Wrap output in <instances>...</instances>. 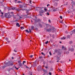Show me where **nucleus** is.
<instances>
[{
	"instance_id": "f257e3e1",
	"label": "nucleus",
	"mask_w": 75,
	"mask_h": 75,
	"mask_svg": "<svg viewBox=\"0 0 75 75\" xmlns=\"http://www.w3.org/2000/svg\"><path fill=\"white\" fill-rule=\"evenodd\" d=\"M47 28L50 27L49 29H47L46 31L47 32H50V31H51L53 30V31H54V28H52L51 29L50 27H51V25H47Z\"/></svg>"
},
{
	"instance_id": "f03ea898",
	"label": "nucleus",
	"mask_w": 75,
	"mask_h": 75,
	"mask_svg": "<svg viewBox=\"0 0 75 75\" xmlns=\"http://www.w3.org/2000/svg\"><path fill=\"white\" fill-rule=\"evenodd\" d=\"M5 17L6 18H10L12 17V16L11 15L10 13H8L7 14H5Z\"/></svg>"
},
{
	"instance_id": "7ed1b4c3",
	"label": "nucleus",
	"mask_w": 75,
	"mask_h": 75,
	"mask_svg": "<svg viewBox=\"0 0 75 75\" xmlns=\"http://www.w3.org/2000/svg\"><path fill=\"white\" fill-rule=\"evenodd\" d=\"M5 65L7 67V66H9L10 65V62H9L8 63H5Z\"/></svg>"
},
{
	"instance_id": "20e7f679",
	"label": "nucleus",
	"mask_w": 75,
	"mask_h": 75,
	"mask_svg": "<svg viewBox=\"0 0 75 75\" xmlns=\"http://www.w3.org/2000/svg\"><path fill=\"white\" fill-rule=\"evenodd\" d=\"M58 55H60L61 54V50H59L58 52Z\"/></svg>"
},
{
	"instance_id": "39448f33",
	"label": "nucleus",
	"mask_w": 75,
	"mask_h": 75,
	"mask_svg": "<svg viewBox=\"0 0 75 75\" xmlns=\"http://www.w3.org/2000/svg\"><path fill=\"white\" fill-rule=\"evenodd\" d=\"M69 51H74V49L73 48H69Z\"/></svg>"
},
{
	"instance_id": "423d86ee",
	"label": "nucleus",
	"mask_w": 75,
	"mask_h": 75,
	"mask_svg": "<svg viewBox=\"0 0 75 75\" xmlns=\"http://www.w3.org/2000/svg\"><path fill=\"white\" fill-rule=\"evenodd\" d=\"M16 25L17 27H20V25H19V23H17L16 24Z\"/></svg>"
},
{
	"instance_id": "0eeeda50",
	"label": "nucleus",
	"mask_w": 75,
	"mask_h": 75,
	"mask_svg": "<svg viewBox=\"0 0 75 75\" xmlns=\"http://www.w3.org/2000/svg\"><path fill=\"white\" fill-rule=\"evenodd\" d=\"M57 5H58V3H57V2H55L54 4V6L55 7H57Z\"/></svg>"
},
{
	"instance_id": "6e6552de",
	"label": "nucleus",
	"mask_w": 75,
	"mask_h": 75,
	"mask_svg": "<svg viewBox=\"0 0 75 75\" xmlns=\"http://www.w3.org/2000/svg\"><path fill=\"white\" fill-rule=\"evenodd\" d=\"M62 50H67V48L64 47V46H63L62 47Z\"/></svg>"
},
{
	"instance_id": "1a4fd4ad",
	"label": "nucleus",
	"mask_w": 75,
	"mask_h": 75,
	"mask_svg": "<svg viewBox=\"0 0 75 75\" xmlns=\"http://www.w3.org/2000/svg\"><path fill=\"white\" fill-rule=\"evenodd\" d=\"M44 11V10H41V11H39V13L40 14H41V13H43Z\"/></svg>"
},
{
	"instance_id": "9d476101",
	"label": "nucleus",
	"mask_w": 75,
	"mask_h": 75,
	"mask_svg": "<svg viewBox=\"0 0 75 75\" xmlns=\"http://www.w3.org/2000/svg\"><path fill=\"white\" fill-rule=\"evenodd\" d=\"M59 50L55 49V50H54V52H55L57 53V52H58Z\"/></svg>"
},
{
	"instance_id": "9b49d317",
	"label": "nucleus",
	"mask_w": 75,
	"mask_h": 75,
	"mask_svg": "<svg viewBox=\"0 0 75 75\" xmlns=\"http://www.w3.org/2000/svg\"><path fill=\"white\" fill-rule=\"evenodd\" d=\"M6 67H7V66L6 64H5V65H4V66H3L2 68H5Z\"/></svg>"
},
{
	"instance_id": "f8f14e48",
	"label": "nucleus",
	"mask_w": 75,
	"mask_h": 75,
	"mask_svg": "<svg viewBox=\"0 0 75 75\" xmlns=\"http://www.w3.org/2000/svg\"><path fill=\"white\" fill-rule=\"evenodd\" d=\"M71 3L73 4V5H74L75 4V2L74 1H72L71 2Z\"/></svg>"
},
{
	"instance_id": "ddd939ff",
	"label": "nucleus",
	"mask_w": 75,
	"mask_h": 75,
	"mask_svg": "<svg viewBox=\"0 0 75 75\" xmlns=\"http://www.w3.org/2000/svg\"><path fill=\"white\" fill-rule=\"evenodd\" d=\"M28 14L27 15H26V16H26V18H30V16H27Z\"/></svg>"
},
{
	"instance_id": "4468645a",
	"label": "nucleus",
	"mask_w": 75,
	"mask_h": 75,
	"mask_svg": "<svg viewBox=\"0 0 75 75\" xmlns=\"http://www.w3.org/2000/svg\"><path fill=\"white\" fill-rule=\"evenodd\" d=\"M37 21L38 22H39V21H41V20L40 19H38Z\"/></svg>"
},
{
	"instance_id": "2eb2a0df",
	"label": "nucleus",
	"mask_w": 75,
	"mask_h": 75,
	"mask_svg": "<svg viewBox=\"0 0 75 75\" xmlns=\"http://www.w3.org/2000/svg\"><path fill=\"white\" fill-rule=\"evenodd\" d=\"M25 31L27 33H30V32H29V31H28V30H25Z\"/></svg>"
},
{
	"instance_id": "dca6fc26",
	"label": "nucleus",
	"mask_w": 75,
	"mask_h": 75,
	"mask_svg": "<svg viewBox=\"0 0 75 75\" xmlns=\"http://www.w3.org/2000/svg\"><path fill=\"white\" fill-rule=\"evenodd\" d=\"M23 6L24 7L27 8V6H26V4H24L23 5Z\"/></svg>"
},
{
	"instance_id": "f3484780",
	"label": "nucleus",
	"mask_w": 75,
	"mask_h": 75,
	"mask_svg": "<svg viewBox=\"0 0 75 75\" xmlns=\"http://www.w3.org/2000/svg\"><path fill=\"white\" fill-rule=\"evenodd\" d=\"M69 44H72V41H70L69 42Z\"/></svg>"
},
{
	"instance_id": "a211bd4d",
	"label": "nucleus",
	"mask_w": 75,
	"mask_h": 75,
	"mask_svg": "<svg viewBox=\"0 0 75 75\" xmlns=\"http://www.w3.org/2000/svg\"><path fill=\"white\" fill-rule=\"evenodd\" d=\"M10 65L11 66H12V65H13V63L10 62Z\"/></svg>"
},
{
	"instance_id": "6ab92c4d",
	"label": "nucleus",
	"mask_w": 75,
	"mask_h": 75,
	"mask_svg": "<svg viewBox=\"0 0 75 75\" xmlns=\"http://www.w3.org/2000/svg\"><path fill=\"white\" fill-rule=\"evenodd\" d=\"M20 6V8H23V5H19Z\"/></svg>"
},
{
	"instance_id": "aec40b11",
	"label": "nucleus",
	"mask_w": 75,
	"mask_h": 75,
	"mask_svg": "<svg viewBox=\"0 0 75 75\" xmlns=\"http://www.w3.org/2000/svg\"><path fill=\"white\" fill-rule=\"evenodd\" d=\"M19 66H20V67H22V64L21 63H19Z\"/></svg>"
},
{
	"instance_id": "412c9836",
	"label": "nucleus",
	"mask_w": 75,
	"mask_h": 75,
	"mask_svg": "<svg viewBox=\"0 0 75 75\" xmlns=\"http://www.w3.org/2000/svg\"><path fill=\"white\" fill-rule=\"evenodd\" d=\"M31 28L32 29V30H33L34 28V27L33 26H32L31 27Z\"/></svg>"
},
{
	"instance_id": "4be33fe9",
	"label": "nucleus",
	"mask_w": 75,
	"mask_h": 75,
	"mask_svg": "<svg viewBox=\"0 0 75 75\" xmlns=\"http://www.w3.org/2000/svg\"><path fill=\"white\" fill-rule=\"evenodd\" d=\"M17 16H13V18H15V19H16V18H17Z\"/></svg>"
},
{
	"instance_id": "5701e85b",
	"label": "nucleus",
	"mask_w": 75,
	"mask_h": 75,
	"mask_svg": "<svg viewBox=\"0 0 75 75\" xmlns=\"http://www.w3.org/2000/svg\"><path fill=\"white\" fill-rule=\"evenodd\" d=\"M18 63H19V64H21V60L18 61Z\"/></svg>"
},
{
	"instance_id": "b1692460",
	"label": "nucleus",
	"mask_w": 75,
	"mask_h": 75,
	"mask_svg": "<svg viewBox=\"0 0 75 75\" xmlns=\"http://www.w3.org/2000/svg\"><path fill=\"white\" fill-rule=\"evenodd\" d=\"M26 62L25 61H23V65H24V63H25Z\"/></svg>"
},
{
	"instance_id": "393cba45",
	"label": "nucleus",
	"mask_w": 75,
	"mask_h": 75,
	"mask_svg": "<svg viewBox=\"0 0 75 75\" xmlns=\"http://www.w3.org/2000/svg\"><path fill=\"white\" fill-rule=\"evenodd\" d=\"M41 54H42V55H44V56H45V54H44V53H43V52H41Z\"/></svg>"
},
{
	"instance_id": "a878e982",
	"label": "nucleus",
	"mask_w": 75,
	"mask_h": 75,
	"mask_svg": "<svg viewBox=\"0 0 75 75\" xmlns=\"http://www.w3.org/2000/svg\"><path fill=\"white\" fill-rule=\"evenodd\" d=\"M70 37V35H68L67 36V38H69Z\"/></svg>"
},
{
	"instance_id": "bb28decb",
	"label": "nucleus",
	"mask_w": 75,
	"mask_h": 75,
	"mask_svg": "<svg viewBox=\"0 0 75 75\" xmlns=\"http://www.w3.org/2000/svg\"><path fill=\"white\" fill-rule=\"evenodd\" d=\"M15 8H15L14 7H12V8H11V9H12V10H14V9H15Z\"/></svg>"
},
{
	"instance_id": "cd10ccee",
	"label": "nucleus",
	"mask_w": 75,
	"mask_h": 75,
	"mask_svg": "<svg viewBox=\"0 0 75 75\" xmlns=\"http://www.w3.org/2000/svg\"><path fill=\"white\" fill-rule=\"evenodd\" d=\"M32 2V1H31V0H29V3H30V4H32L31 2Z\"/></svg>"
},
{
	"instance_id": "c85d7f7f",
	"label": "nucleus",
	"mask_w": 75,
	"mask_h": 75,
	"mask_svg": "<svg viewBox=\"0 0 75 75\" xmlns=\"http://www.w3.org/2000/svg\"><path fill=\"white\" fill-rule=\"evenodd\" d=\"M15 68L16 69V70H18V68H16V66L15 67Z\"/></svg>"
},
{
	"instance_id": "c756f323",
	"label": "nucleus",
	"mask_w": 75,
	"mask_h": 75,
	"mask_svg": "<svg viewBox=\"0 0 75 75\" xmlns=\"http://www.w3.org/2000/svg\"><path fill=\"white\" fill-rule=\"evenodd\" d=\"M25 9H20V10H18V11H20V10H24Z\"/></svg>"
},
{
	"instance_id": "7c9ffc66",
	"label": "nucleus",
	"mask_w": 75,
	"mask_h": 75,
	"mask_svg": "<svg viewBox=\"0 0 75 75\" xmlns=\"http://www.w3.org/2000/svg\"><path fill=\"white\" fill-rule=\"evenodd\" d=\"M48 41H47V42H45L46 44H48Z\"/></svg>"
},
{
	"instance_id": "2f4dec72",
	"label": "nucleus",
	"mask_w": 75,
	"mask_h": 75,
	"mask_svg": "<svg viewBox=\"0 0 75 75\" xmlns=\"http://www.w3.org/2000/svg\"><path fill=\"white\" fill-rule=\"evenodd\" d=\"M66 38V37H65V36H63L64 40H65V39Z\"/></svg>"
},
{
	"instance_id": "473e14b6",
	"label": "nucleus",
	"mask_w": 75,
	"mask_h": 75,
	"mask_svg": "<svg viewBox=\"0 0 75 75\" xmlns=\"http://www.w3.org/2000/svg\"><path fill=\"white\" fill-rule=\"evenodd\" d=\"M59 22L60 23H62H62H63V22H62V21H60Z\"/></svg>"
},
{
	"instance_id": "72a5a7b5",
	"label": "nucleus",
	"mask_w": 75,
	"mask_h": 75,
	"mask_svg": "<svg viewBox=\"0 0 75 75\" xmlns=\"http://www.w3.org/2000/svg\"><path fill=\"white\" fill-rule=\"evenodd\" d=\"M19 16V17L20 19H21V18H23V17H21L20 16Z\"/></svg>"
},
{
	"instance_id": "f704fd0d",
	"label": "nucleus",
	"mask_w": 75,
	"mask_h": 75,
	"mask_svg": "<svg viewBox=\"0 0 75 75\" xmlns=\"http://www.w3.org/2000/svg\"><path fill=\"white\" fill-rule=\"evenodd\" d=\"M33 57V55H31L30 56V57L31 58Z\"/></svg>"
},
{
	"instance_id": "c9c22d12",
	"label": "nucleus",
	"mask_w": 75,
	"mask_h": 75,
	"mask_svg": "<svg viewBox=\"0 0 75 75\" xmlns=\"http://www.w3.org/2000/svg\"><path fill=\"white\" fill-rule=\"evenodd\" d=\"M60 18L61 19H62V16H60Z\"/></svg>"
},
{
	"instance_id": "e433bc0d",
	"label": "nucleus",
	"mask_w": 75,
	"mask_h": 75,
	"mask_svg": "<svg viewBox=\"0 0 75 75\" xmlns=\"http://www.w3.org/2000/svg\"><path fill=\"white\" fill-rule=\"evenodd\" d=\"M35 23H37L38 22V21H37V20L35 19Z\"/></svg>"
},
{
	"instance_id": "4c0bfd02",
	"label": "nucleus",
	"mask_w": 75,
	"mask_h": 75,
	"mask_svg": "<svg viewBox=\"0 0 75 75\" xmlns=\"http://www.w3.org/2000/svg\"><path fill=\"white\" fill-rule=\"evenodd\" d=\"M6 41H8V38H6Z\"/></svg>"
},
{
	"instance_id": "58836bf2",
	"label": "nucleus",
	"mask_w": 75,
	"mask_h": 75,
	"mask_svg": "<svg viewBox=\"0 0 75 75\" xmlns=\"http://www.w3.org/2000/svg\"><path fill=\"white\" fill-rule=\"evenodd\" d=\"M49 74L50 75H52V74L51 73V72H50L49 73Z\"/></svg>"
},
{
	"instance_id": "ea45409f",
	"label": "nucleus",
	"mask_w": 75,
	"mask_h": 75,
	"mask_svg": "<svg viewBox=\"0 0 75 75\" xmlns=\"http://www.w3.org/2000/svg\"><path fill=\"white\" fill-rule=\"evenodd\" d=\"M17 0H15L14 1V2L15 3H17Z\"/></svg>"
},
{
	"instance_id": "a19ab883",
	"label": "nucleus",
	"mask_w": 75,
	"mask_h": 75,
	"mask_svg": "<svg viewBox=\"0 0 75 75\" xmlns=\"http://www.w3.org/2000/svg\"><path fill=\"white\" fill-rule=\"evenodd\" d=\"M44 10H45V11H47V9L46 8H44Z\"/></svg>"
},
{
	"instance_id": "79ce46f5",
	"label": "nucleus",
	"mask_w": 75,
	"mask_h": 75,
	"mask_svg": "<svg viewBox=\"0 0 75 75\" xmlns=\"http://www.w3.org/2000/svg\"><path fill=\"white\" fill-rule=\"evenodd\" d=\"M49 54L50 55H52V54H51V52H49Z\"/></svg>"
},
{
	"instance_id": "37998d69",
	"label": "nucleus",
	"mask_w": 75,
	"mask_h": 75,
	"mask_svg": "<svg viewBox=\"0 0 75 75\" xmlns=\"http://www.w3.org/2000/svg\"><path fill=\"white\" fill-rule=\"evenodd\" d=\"M57 60H58L57 61V62H59V59H57Z\"/></svg>"
},
{
	"instance_id": "c03bdc74",
	"label": "nucleus",
	"mask_w": 75,
	"mask_h": 75,
	"mask_svg": "<svg viewBox=\"0 0 75 75\" xmlns=\"http://www.w3.org/2000/svg\"><path fill=\"white\" fill-rule=\"evenodd\" d=\"M21 3V2L20 1H18L17 2V3Z\"/></svg>"
},
{
	"instance_id": "a18cd8bd",
	"label": "nucleus",
	"mask_w": 75,
	"mask_h": 75,
	"mask_svg": "<svg viewBox=\"0 0 75 75\" xmlns=\"http://www.w3.org/2000/svg\"><path fill=\"white\" fill-rule=\"evenodd\" d=\"M53 11H57V10L54 9L53 10Z\"/></svg>"
},
{
	"instance_id": "49530a36",
	"label": "nucleus",
	"mask_w": 75,
	"mask_h": 75,
	"mask_svg": "<svg viewBox=\"0 0 75 75\" xmlns=\"http://www.w3.org/2000/svg\"><path fill=\"white\" fill-rule=\"evenodd\" d=\"M7 41L8 43H10V41L7 40Z\"/></svg>"
},
{
	"instance_id": "de8ad7c7",
	"label": "nucleus",
	"mask_w": 75,
	"mask_h": 75,
	"mask_svg": "<svg viewBox=\"0 0 75 75\" xmlns=\"http://www.w3.org/2000/svg\"><path fill=\"white\" fill-rule=\"evenodd\" d=\"M47 15H48V16H49V15H50V13H49L47 12Z\"/></svg>"
},
{
	"instance_id": "09e8293b",
	"label": "nucleus",
	"mask_w": 75,
	"mask_h": 75,
	"mask_svg": "<svg viewBox=\"0 0 75 75\" xmlns=\"http://www.w3.org/2000/svg\"><path fill=\"white\" fill-rule=\"evenodd\" d=\"M34 67H35L36 66V64H34L33 65Z\"/></svg>"
},
{
	"instance_id": "8fccbe9b",
	"label": "nucleus",
	"mask_w": 75,
	"mask_h": 75,
	"mask_svg": "<svg viewBox=\"0 0 75 75\" xmlns=\"http://www.w3.org/2000/svg\"><path fill=\"white\" fill-rule=\"evenodd\" d=\"M23 27H21V30H23Z\"/></svg>"
},
{
	"instance_id": "3c124183",
	"label": "nucleus",
	"mask_w": 75,
	"mask_h": 75,
	"mask_svg": "<svg viewBox=\"0 0 75 75\" xmlns=\"http://www.w3.org/2000/svg\"><path fill=\"white\" fill-rule=\"evenodd\" d=\"M48 21H49V23H51V20H50V19Z\"/></svg>"
},
{
	"instance_id": "603ef678",
	"label": "nucleus",
	"mask_w": 75,
	"mask_h": 75,
	"mask_svg": "<svg viewBox=\"0 0 75 75\" xmlns=\"http://www.w3.org/2000/svg\"><path fill=\"white\" fill-rule=\"evenodd\" d=\"M42 58V56H40L39 57V58L40 59H41V58Z\"/></svg>"
},
{
	"instance_id": "864d4df0",
	"label": "nucleus",
	"mask_w": 75,
	"mask_h": 75,
	"mask_svg": "<svg viewBox=\"0 0 75 75\" xmlns=\"http://www.w3.org/2000/svg\"><path fill=\"white\" fill-rule=\"evenodd\" d=\"M43 64H44V65H45V62H43Z\"/></svg>"
},
{
	"instance_id": "5fc2aeb1",
	"label": "nucleus",
	"mask_w": 75,
	"mask_h": 75,
	"mask_svg": "<svg viewBox=\"0 0 75 75\" xmlns=\"http://www.w3.org/2000/svg\"><path fill=\"white\" fill-rule=\"evenodd\" d=\"M14 52H17V51L15 50H14Z\"/></svg>"
},
{
	"instance_id": "6e6d98bb",
	"label": "nucleus",
	"mask_w": 75,
	"mask_h": 75,
	"mask_svg": "<svg viewBox=\"0 0 75 75\" xmlns=\"http://www.w3.org/2000/svg\"><path fill=\"white\" fill-rule=\"evenodd\" d=\"M13 55H14V56H15V55H16V54H15V53H13Z\"/></svg>"
},
{
	"instance_id": "4d7b16f0",
	"label": "nucleus",
	"mask_w": 75,
	"mask_h": 75,
	"mask_svg": "<svg viewBox=\"0 0 75 75\" xmlns=\"http://www.w3.org/2000/svg\"><path fill=\"white\" fill-rule=\"evenodd\" d=\"M29 32H30V33H31V29H29Z\"/></svg>"
},
{
	"instance_id": "13d9d810",
	"label": "nucleus",
	"mask_w": 75,
	"mask_h": 75,
	"mask_svg": "<svg viewBox=\"0 0 75 75\" xmlns=\"http://www.w3.org/2000/svg\"><path fill=\"white\" fill-rule=\"evenodd\" d=\"M50 6V5L49 4H48L47 5V7H48V6Z\"/></svg>"
},
{
	"instance_id": "bf43d9fd",
	"label": "nucleus",
	"mask_w": 75,
	"mask_h": 75,
	"mask_svg": "<svg viewBox=\"0 0 75 75\" xmlns=\"http://www.w3.org/2000/svg\"><path fill=\"white\" fill-rule=\"evenodd\" d=\"M39 16H42V14H39Z\"/></svg>"
},
{
	"instance_id": "052dcab7",
	"label": "nucleus",
	"mask_w": 75,
	"mask_h": 75,
	"mask_svg": "<svg viewBox=\"0 0 75 75\" xmlns=\"http://www.w3.org/2000/svg\"><path fill=\"white\" fill-rule=\"evenodd\" d=\"M68 31H66V32H65V33H66V34H68Z\"/></svg>"
},
{
	"instance_id": "680f3d73",
	"label": "nucleus",
	"mask_w": 75,
	"mask_h": 75,
	"mask_svg": "<svg viewBox=\"0 0 75 75\" xmlns=\"http://www.w3.org/2000/svg\"><path fill=\"white\" fill-rule=\"evenodd\" d=\"M59 69V71H62V70H60V69Z\"/></svg>"
},
{
	"instance_id": "e2e57ef3",
	"label": "nucleus",
	"mask_w": 75,
	"mask_h": 75,
	"mask_svg": "<svg viewBox=\"0 0 75 75\" xmlns=\"http://www.w3.org/2000/svg\"><path fill=\"white\" fill-rule=\"evenodd\" d=\"M55 1H59V0H55Z\"/></svg>"
},
{
	"instance_id": "0e129e2a",
	"label": "nucleus",
	"mask_w": 75,
	"mask_h": 75,
	"mask_svg": "<svg viewBox=\"0 0 75 75\" xmlns=\"http://www.w3.org/2000/svg\"><path fill=\"white\" fill-rule=\"evenodd\" d=\"M45 68H48V67L47 66H45Z\"/></svg>"
},
{
	"instance_id": "69168bd1",
	"label": "nucleus",
	"mask_w": 75,
	"mask_h": 75,
	"mask_svg": "<svg viewBox=\"0 0 75 75\" xmlns=\"http://www.w3.org/2000/svg\"><path fill=\"white\" fill-rule=\"evenodd\" d=\"M1 16L2 17H3V15H1Z\"/></svg>"
},
{
	"instance_id": "338daca9",
	"label": "nucleus",
	"mask_w": 75,
	"mask_h": 75,
	"mask_svg": "<svg viewBox=\"0 0 75 75\" xmlns=\"http://www.w3.org/2000/svg\"><path fill=\"white\" fill-rule=\"evenodd\" d=\"M12 59H14V57H12Z\"/></svg>"
},
{
	"instance_id": "774afa93",
	"label": "nucleus",
	"mask_w": 75,
	"mask_h": 75,
	"mask_svg": "<svg viewBox=\"0 0 75 75\" xmlns=\"http://www.w3.org/2000/svg\"><path fill=\"white\" fill-rule=\"evenodd\" d=\"M1 14H2V15H3V13H2L1 12Z\"/></svg>"
}]
</instances>
